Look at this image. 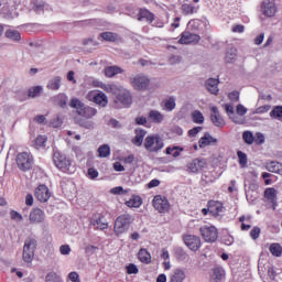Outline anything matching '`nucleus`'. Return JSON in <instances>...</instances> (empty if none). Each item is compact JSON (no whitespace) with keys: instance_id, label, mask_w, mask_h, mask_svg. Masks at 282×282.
<instances>
[{"instance_id":"obj_63","label":"nucleus","mask_w":282,"mask_h":282,"mask_svg":"<svg viewBox=\"0 0 282 282\" xmlns=\"http://www.w3.org/2000/svg\"><path fill=\"white\" fill-rule=\"evenodd\" d=\"M96 250H98V247L89 245L85 248L86 254H96Z\"/></svg>"},{"instance_id":"obj_18","label":"nucleus","mask_w":282,"mask_h":282,"mask_svg":"<svg viewBox=\"0 0 282 282\" xmlns=\"http://www.w3.org/2000/svg\"><path fill=\"white\" fill-rule=\"evenodd\" d=\"M207 204L209 206V215L213 217H219V215L224 213V203L219 200H209Z\"/></svg>"},{"instance_id":"obj_6","label":"nucleus","mask_w":282,"mask_h":282,"mask_svg":"<svg viewBox=\"0 0 282 282\" xmlns=\"http://www.w3.org/2000/svg\"><path fill=\"white\" fill-rule=\"evenodd\" d=\"M199 234L206 243H215L219 238V231L216 226L205 225L199 228Z\"/></svg>"},{"instance_id":"obj_43","label":"nucleus","mask_w":282,"mask_h":282,"mask_svg":"<svg viewBox=\"0 0 282 282\" xmlns=\"http://www.w3.org/2000/svg\"><path fill=\"white\" fill-rule=\"evenodd\" d=\"M192 120L195 124H204V115L199 110H195L192 113Z\"/></svg>"},{"instance_id":"obj_45","label":"nucleus","mask_w":282,"mask_h":282,"mask_svg":"<svg viewBox=\"0 0 282 282\" xmlns=\"http://www.w3.org/2000/svg\"><path fill=\"white\" fill-rule=\"evenodd\" d=\"M45 282H63L56 272H50L45 276Z\"/></svg>"},{"instance_id":"obj_26","label":"nucleus","mask_w":282,"mask_h":282,"mask_svg":"<svg viewBox=\"0 0 282 282\" xmlns=\"http://www.w3.org/2000/svg\"><path fill=\"white\" fill-rule=\"evenodd\" d=\"M135 135L132 139V144H134V147H140L142 144V142H144V137L147 135V130L143 129H135Z\"/></svg>"},{"instance_id":"obj_37","label":"nucleus","mask_w":282,"mask_h":282,"mask_svg":"<svg viewBox=\"0 0 282 282\" xmlns=\"http://www.w3.org/2000/svg\"><path fill=\"white\" fill-rule=\"evenodd\" d=\"M47 89H51L52 91H57V89H61V77H54L51 79L47 84Z\"/></svg>"},{"instance_id":"obj_61","label":"nucleus","mask_w":282,"mask_h":282,"mask_svg":"<svg viewBox=\"0 0 282 282\" xmlns=\"http://www.w3.org/2000/svg\"><path fill=\"white\" fill-rule=\"evenodd\" d=\"M59 252L61 254H69V252H72V248L69 247V245H62L59 247Z\"/></svg>"},{"instance_id":"obj_21","label":"nucleus","mask_w":282,"mask_h":282,"mask_svg":"<svg viewBox=\"0 0 282 282\" xmlns=\"http://www.w3.org/2000/svg\"><path fill=\"white\" fill-rule=\"evenodd\" d=\"M261 10L264 17H274V14H276V4H274V2L264 0Z\"/></svg>"},{"instance_id":"obj_59","label":"nucleus","mask_w":282,"mask_h":282,"mask_svg":"<svg viewBox=\"0 0 282 282\" xmlns=\"http://www.w3.org/2000/svg\"><path fill=\"white\" fill-rule=\"evenodd\" d=\"M270 177H272V174L268 172L262 173V178L264 180L265 186H270V184H272V180H270Z\"/></svg>"},{"instance_id":"obj_3","label":"nucleus","mask_w":282,"mask_h":282,"mask_svg":"<svg viewBox=\"0 0 282 282\" xmlns=\"http://www.w3.org/2000/svg\"><path fill=\"white\" fill-rule=\"evenodd\" d=\"M144 149L149 153H158L164 149V140L160 134L148 135L144 140Z\"/></svg>"},{"instance_id":"obj_53","label":"nucleus","mask_w":282,"mask_h":282,"mask_svg":"<svg viewBox=\"0 0 282 282\" xmlns=\"http://www.w3.org/2000/svg\"><path fill=\"white\" fill-rule=\"evenodd\" d=\"M253 142H256V144H263V142H265V137L263 133L257 132L256 137H253Z\"/></svg>"},{"instance_id":"obj_44","label":"nucleus","mask_w":282,"mask_h":282,"mask_svg":"<svg viewBox=\"0 0 282 282\" xmlns=\"http://www.w3.org/2000/svg\"><path fill=\"white\" fill-rule=\"evenodd\" d=\"M271 118H275V120L282 119V106H275L270 112Z\"/></svg>"},{"instance_id":"obj_15","label":"nucleus","mask_w":282,"mask_h":282,"mask_svg":"<svg viewBox=\"0 0 282 282\" xmlns=\"http://www.w3.org/2000/svg\"><path fill=\"white\" fill-rule=\"evenodd\" d=\"M116 102H121L123 107H129L131 102H133V98L131 97V93L127 89H120L119 94L116 96Z\"/></svg>"},{"instance_id":"obj_54","label":"nucleus","mask_w":282,"mask_h":282,"mask_svg":"<svg viewBox=\"0 0 282 282\" xmlns=\"http://www.w3.org/2000/svg\"><path fill=\"white\" fill-rule=\"evenodd\" d=\"M138 272H140V270H138V267L133 263H130L127 267V274H138Z\"/></svg>"},{"instance_id":"obj_16","label":"nucleus","mask_w":282,"mask_h":282,"mask_svg":"<svg viewBox=\"0 0 282 282\" xmlns=\"http://www.w3.org/2000/svg\"><path fill=\"white\" fill-rule=\"evenodd\" d=\"M206 159H194L187 164L189 173H199L203 169H206Z\"/></svg>"},{"instance_id":"obj_60","label":"nucleus","mask_w":282,"mask_h":282,"mask_svg":"<svg viewBox=\"0 0 282 282\" xmlns=\"http://www.w3.org/2000/svg\"><path fill=\"white\" fill-rule=\"evenodd\" d=\"M270 109V105L260 106L256 109V113H268Z\"/></svg>"},{"instance_id":"obj_24","label":"nucleus","mask_w":282,"mask_h":282,"mask_svg":"<svg viewBox=\"0 0 282 282\" xmlns=\"http://www.w3.org/2000/svg\"><path fill=\"white\" fill-rule=\"evenodd\" d=\"M206 87L209 94H214V96H217V94H219V79H207Z\"/></svg>"},{"instance_id":"obj_56","label":"nucleus","mask_w":282,"mask_h":282,"mask_svg":"<svg viewBox=\"0 0 282 282\" xmlns=\"http://www.w3.org/2000/svg\"><path fill=\"white\" fill-rule=\"evenodd\" d=\"M77 122L79 127H84V129H94V122L91 121L79 120Z\"/></svg>"},{"instance_id":"obj_1","label":"nucleus","mask_w":282,"mask_h":282,"mask_svg":"<svg viewBox=\"0 0 282 282\" xmlns=\"http://www.w3.org/2000/svg\"><path fill=\"white\" fill-rule=\"evenodd\" d=\"M69 107L72 109H76L77 116H80L86 120H91V118L98 113L96 108L85 105V102L78 98H72L69 101Z\"/></svg>"},{"instance_id":"obj_25","label":"nucleus","mask_w":282,"mask_h":282,"mask_svg":"<svg viewBox=\"0 0 282 282\" xmlns=\"http://www.w3.org/2000/svg\"><path fill=\"white\" fill-rule=\"evenodd\" d=\"M267 171L270 173H276L278 175H282V163L276 161H271L265 164Z\"/></svg>"},{"instance_id":"obj_14","label":"nucleus","mask_w":282,"mask_h":282,"mask_svg":"<svg viewBox=\"0 0 282 282\" xmlns=\"http://www.w3.org/2000/svg\"><path fill=\"white\" fill-rule=\"evenodd\" d=\"M35 197L37 202L45 204V202L52 197V194L50 193V188H47L45 185H39L35 188Z\"/></svg>"},{"instance_id":"obj_64","label":"nucleus","mask_w":282,"mask_h":282,"mask_svg":"<svg viewBox=\"0 0 282 282\" xmlns=\"http://www.w3.org/2000/svg\"><path fill=\"white\" fill-rule=\"evenodd\" d=\"M68 279H70L72 282H80V278L76 272H70Z\"/></svg>"},{"instance_id":"obj_32","label":"nucleus","mask_w":282,"mask_h":282,"mask_svg":"<svg viewBox=\"0 0 282 282\" xmlns=\"http://www.w3.org/2000/svg\"><path fill=\"white\" fill-rule=\"evenodd\" d=\"M126 206H128V208H140L142 206V197L133 195L126 202Z\"/></svg>"},{"instance_id":"obj_52","label":"nucleus","mask_w":282,"mask_h":282,"mask_svg":"<svg viewBox=\"0 0 282 282\" xmlns=\"http://www.w3.org/2000/svg\"><path fill=\"white\" fill-rule=\"evenodd\" d=\"M110 193L112 195H124L126 193H129V191L124 189L122 186H117L111 188Z\"/></svg>"},{"instance_id":"obj_7","label":"nucleus","mask_w":282,"mask_h":282,"mask_svg":"<svg viewBox=\"0 0 282 282\" xmlns=\"http://www.w3.org/2000/svg\"><path fill=\"white\" fill-rule=\"evenodd\" d=\"M153 208L158 210V213L166 214L171 210V203L166 196L155 195L152 200Z\"/></svg>"},{"instance_id":"obj_40","label":"nucleus","mask_w":282,"mask_h":282,"mask_svg":"<svg viewBox=\"0 0 282 282\" xmlns=\"http://www.w3.org/2000/svg\"><path fill=\"white\" fill-rule=\"evenodd\" d=\"M7 39H11V41H21V33L17 30L9 29L6 31Z\"/></svg>"},{"instance_id":"obj_48","label":"nucleus","mask_w":282,"mask_h":282,"mask_svg":"<svg viewBox=\"0 0 282 282\" xmlns=\"http://www.w3.org/2000/svg\"><path fill=\"white\" fill-rule=\"evenodd\" d=\"M235 58H237V50H230V52H227L226 56H225V61L226 63H232V61H235Z\"/></svg>"},{"instance_id":"obj_17","label":"nucleus","mask_w":282,"mask_h":282,"mask_svg":"<svg viewBox=\"0 0 282 282\" xmlns=\"http://www.w3.org/2000/svg\"><path fill=\"white\" fill-rule=\"evenodd\" d=\"M29 220L31 224H43L45 221V212L41 208H33L30 213Z\"/></svg>"},{"instance_id":"obj_50","label":"nucleus","mask_w":282,"mask_h":282,"mask_svg":"<svg viewBox=\"0 0 282 282\" xmlns=\"http://www.w3.org/2000/svg\"><path fill=\"white\" fill-rule=\"evenodd\" d=\"M182 11L184 14H193L195 12V7H193V4L185 3L182 6Z\"/></svg>"},{"instance_id":"obj_27","label":"nucleus","mask_w":282,"mask_h":282,"mask_svg":"<svg viewBox=\"0 0 282 282\" xmlns=\"http://www.w3.org/2000/svg\"><path fill=\"white\" fill-rule=\"evenodd\" d=\"M149 121L154 122L155 124H160L161 122H164V115L158 110H151L149 112Z\"/></svg>"},{"instance_id":"obj_58","label":"nucleus","mask_w":282,"mask_h":282,"mask_svg":"<svg viewBox=\"0 0 282 282\" xmlns=\"http://www.w3.org/2000/svg\"><path fill=\"white\" fill-rule=\"evenodd\" d=\"M204 128L203 127H194L193 129L188 130V135L189 138H195L199 131H202Z\"/></svg>"},{"instance_id":"obj_57","label":"nucleus","mask_w":282,"mask_h":282,"mask_svg":"<svg viewBox=\"0 0 282 282\" xmlns=\"http://www.w3.org/2000/svg\"><path fill=\"white\" fill-rule=\"evenodd\" d=\"M228 98L231 102H239V91L235 90L229 93Z\"/></svg>"},{"instance_id":"obj_10","label":"nucleus","mask_w":282,"mask_h":282,"mask_svg":"<svg viewBox=\"0 0 282 282\" xmlns=\"http://www.w3.org/2000/svg\"><path fill=\"white\" fill-rule=\"evenodd\" d=\"M198 41H202V37L199 35L191 33L189 31H184L181 34L178 43H181V45H191V43L197 44Z\"/></svg>"},{"instance_id":"obj_41","label":"nucleus","mask_w":282,"mask_h":282,"mask_svg":"<svg viewBox=\"0 0 282 282\" xmlns=\"http://www.w3.org/2000/svg\"><path fill=\"white\" fill-rule=\"evenodd\" d=\"M39 243L36 242V239L34 238H26L24 241V248H28L32 252H36V247Z\"/></svg>"},{"instance_id":"obj_47","label":"nucleus","mask_w":282,"mask_h":282,"mask_svg":"<svg viewBox=\"0 0 282 282\" xmlns=\"http://www.w3.org/2000/svg\"><path fill=\"white\" fill-rule=\"evenodd\" d=\"M164 109H166V111H173V109H175V98L170 97L166 99L164 101Z\"/></svg>"},{"instance_id":"obj_62","label":"nucleus","mask_w":282,"mask_h":282,"mask_svg":"<svg viewBox=\"0 0 282 282\" xmlns=\"http://www.w3.org/2000/svg\"><path fill=\"white\" fill-rule=\"evenodd\" d=\"M88 177L90 180H96V177H98V170H96L94 167H89L88 169Z\"/></svg>"},{"instance_id":"obj_35","label":"nucleus","mask_w":282,"mask_h":282,"mask_svg":"<svg viewBox=\"0 0 282 282\" xmlns=\"http://www.w3.org/2000/svg\"><path fill=\"white\" fill-rule=\"evenodd\" d=\"M269 250L272 257H282V246L281 243L273 242L270 245Z\"/></svg>"},{"instance_id":"obj_12","label":"nucleus","mask_w":282,"mask_h":282,"mask_svg":"<svg viewBox=\"0 0 282 282\" xmlns=\"http://www.w3.org/2000/svg\"><path fill=\"white\" fill-rule=\"evenodd\" d=\"M87 100H94L96 105H99L100 107H107V104L109 102L105 93L97 91H89L87 95Z\"/></svg>"},{"instance_id":"obj_31","label":"nucleus","mask_w":282,"mask_h":282,"mask_svg":"<svg viewBox=\"0 0 282 282\" xmlns=\"http://www.w3.org/2000/svg\"><path fill=\"white\" fill-rule=\"evenodd\" d=\"M138 259L141 263L149 265V263H151V253L145 248H142L138 252Z\"/></svg>"},{"instance_id":"obj_8","label":"nucleus","mask_w":282,"mask_h":282,"mask_svg":"<svg viewBox=\"0 0 282 282\" xmlns=\"http://www.w3.org/2000/svg\"><path fill=\"white\" fill-rule=\"evenodd\" d=\"M130 83L137 91H144L149 89V85H151V79L144 75H137L130 79Z\"/></svg>"},{"instance_id":"obj_4","label":"nucleus","mask_w":282,"mask_h":282,"mask_svg":"<svg viewBox=\"0 0 282 282\" xmlns=\"http://www.w3.org/2000/svg\"><path fill=\"white\" fill-rule=\"evenodd\" d=\"M131 226V215L123 214L117 217L113 225V232L117 237L124 235Z\"/></svg>"},{"instance_id":"obj_39","label":"nucleus","mask_w":282,"mask_h":282,"mask_svg":"<svg viewBox=\"0 0 282 282\" xmlns=\"http://www.w3.org/2000/svg\"><path fill=\"white\" fill-rule=\"evenodd\" d=\"M42 91H43V86L31 87L28 90V97L29 98H37V96H41Z\"/></svg>"},{"instance_id":"obj_29","label":"nucleus","mask_w":282,"mask_h":282,"mask_svg":"<svg viewBox=\"0 0 282 282\" xmlns=\"http://www.w3.org/2000/svg\"><path fill=\"white\" fill-rule=\"evenodd\" d=\"M124 70L120 66H108L105 68L104 74L107 78H113L117 74H122Z\"/></svg>"},{"instance_id":"obj_55","label":"nucleus","mask_w":282,"mask_h":282,"mask_svg":"<svg viewBox=\"0 0 282 282\" xmlns=\"http://www.w3.org/2000/svg\"><path fill=\"white\" fill-rule=\"evenodd\" d=\"M245 31H246V26H243L242 24H236L231 29V32H235L238 34H243Z\"/></svg>"},{"instance_id":"obj_13","label":"nucleus","mask_w":282,"mask_h":282,"mask_svg":"<svg viewBox=\"0 0 282 282\" xmlns=\"http://www.w3.org/2000/svg\"><path fill=\"white\" fill-rule=\"evenodd\" d=\"M91 226H95L97 230H107L109 223L105 219V215L95 214L90 219Z\"/></svg>"},{"instance_id":"obj_9","label":"nucleus","mask_w":282,"mask_h":282,"mask_svg":"<svg viewBox=\"0 0 282 282\" xmlns=\"http://www.w3.org/2000/svg\"><path fill=\"white\" fill-rule=\"evenodd\" d=\"M185 246L192 250V252H197L202 248V238L195 235H185L183 237Z\"/></svg>"},{"instance_id":"obj_51","label":"nucleus","mask_w":282,"mask_h":282,"mask_svg":"<svg viewBox=\"0 0 282 282\" xmlns=\"http://www.w3.org/2000/svg\"><path fill=\"white\" fill-rule=\"evenodd\" d=\"M10 217L13 221H23V215L14 209L10 212Z\"/></svg>"},{"instance_id":"obj_2","label":"nucleus","mask_w":282,"mask_h":282,"mask_svg":"<svg viewBox=\"0 0 282 282\" xmlns=\"http://www.w3.org/2000/svg\"><path fill=\"white\" fill-rule=\"evenodd\" d=\"M53 162L62 173H74L76 169L72 164V159L61 152L53 153Z\"/></svg>"},{"instance_id":"obj_19","label":"nucleus","mask_w":282,"mask_h":282,"mask_svg":"<svg viewBox=\"0 0 282 282\" xmlns=\"http://www.w3.org/2000/svg\"><path fill=\"white\" fill-rule=\"evenodd\" d=\"M210 120L213 124H215V127H226V121L219 113V109H217V107L214 106L210 108Z\"/></svg>"},{"instance_id":"obj_20","label":"nucleus","mask_w":282,"mask_h":282,"mask_svg":"<svg viewBox=\"0 0 282 282\" xmlns=\"http://www.w3.org/2000/svg\"><path fill=\"white\" fill-rule=\"evenodd\" d=\"M99 39H102V41H107V43H120L122 42V37L118 33L113 32H102L99 34Z\"/></svg>"},{"instance_id":"obj_11","label":"nucleus","mask_w":282,"mask_h":282,"mask_svg":"<svg viewBox=\"0 0 282 282\" xmlns=\"http://www.w3.org/2000/svg\"><path fill=\"white\" fill-rule=\"evenodd\" d=\"M276 189L274 187H269L264 191V197L267 198L268 208H272V210H276V206H279V203L276 202Z\"/></svg>"},{"instance_id":"obj_30","label":"nucleus","mask_w":282,"mask_h":282,"mask_svg":"<svg viewBox=\"0 0 282 282\" xmlns=\"http://www.w3.org/2000/svg\"><path fill=\"white\" fill-rule=\"evenodd\" d=\"M224 276H226L224 269L215 268L213 270V273L210 274V282H221L224 280Z\"/></svg>"},{"instance_id":"obj_42","label":"nucleus","mask_w":282,"mask_h":282,"mask_svg":"<svg viewBox=\"0 0 282 282\" xmlns=\"http://www.w3.org/2000/svg\"><path fill=\"white\" fill-rule=\"evenodd\" d=\"M237 155L239 165L241 166V169H246V166H248V155L242 151H238Z\"/></svg>"},{"instance_id":"obj_28","label":"nucleus","mask_w":282,"mask_h":282,"mask_svg":"<svg viewBox=\"0 0 282 282\" xmlns=\"http://www.w3.org/2000/svg\"><path fill=\"white\" fill-rule=\"evenodd\" d=\"M186 280V272L182 269H175L170 278V282H184Z\"/></svg>"},{"instance_id":"obj_34","label":"nucleus","mask_w":282,"mask_h":282,"mask_svg":"<svg viewBox=\"0 0 282 282\" xmlns=\"http://www.w3.org/2000/svg\"><path fill=\"white\" fill-rule=\"evenodd\" d=\"M47 143V137L45 135H37L33 142L34 149H45V144Z\"/></svg>"},{"instance_id":"obj_36","label":"nucleus","mask_w":282,"mask_h":282,"mask_svg":"<svg viewBox=\"0 0 282 282\" xmlns=\"http://www.w3.org/2000/svg\"><path fill=\"white\" fill-rule=\"evenodd\" d=\"M22 259L25 263H32L34 261V251L29 250L28 247H23Z\"/></svg>"},{"instance_id":"obj_49","label":"nucleus","mask_w":282,"mask_h":282,"mask_svg":"<svg viewBox=\"0 0 282 282\" xmlns=\"http://www.w3.org/2000/svg\"><path fill=\"white\" fill-rule=\"evenodd\" d=\"M250 237L253 239V241H257V239L261 237V228L258 226L253 227L250 231Z\"/></svg>"},{"instance_id":"obj_23","label":"nucleus","mask_w":282,"mask_h":282,"mask_svg":"<svg viewBox=\"0 0 282 282\" xmlns=\"http://www.w3.org/2000/svg\"><path fill=\"white\" fill-rule=\"evenodd\" d=\"M138 21H147V23H152L155 21V14L148 9H140L138 13Z\"/></svg>"},{"instance_id":"obj_22","label":"nucleus","mask_w":282,"mask_h":282,"mask_svg":"<svg viewBox=\"0 0 282 282\" xmlns=\"http://www.w3.org/2000/svg\"><path fill=\"white\" fill-rule=\"evenodd\" d=\"M212 144H217V139L212 137L208 132H206L199 140L198 147L199 149H206V147H210Z\"/></svg>"},{"instance_id":"obj_5","label":"nucleus","mask_w":282,"mask_h":282,"mask_svg":"<svg viewBox=\"0 0 282 282\" xmlns=\"http://www.w3.org/2000/svg\"><path fill=\"white\" fill-rule=\"evenodd\" d=\"M17 166L20 171L24 173L32 169V164H34V156L30 152H20L15 158Z\"/></svg>"},{"instance_id":"obj_46","label":"nucleus","mask_w":282,"mask_h":282,"mask_svg":"<svg viewBox=\"0 0 282 282\" xmlns=\"http://www.w3.org/2000/svg\"><path fill=\"white\" fill-rule=\"evenodd\" d=\"M242 140L246 142V144H252L254 142V134L250 131H245L242 133Z\"/></svg>"},{"instance_id":"obj_38","label":"nucleus","mask_w":282,"mask_h":282,"mask_svg":"<svg viewBox=\"0 0 282 282\" xmlns=\"http://www.w3.org/2000/svg\"><path fill=\"white\" fill-rule=\"evenodd\" d=\"M99 158H109L111 155V148L108 144H102L97 150Z\"/></svg>"},{"instance_id":"obj_33","label":"nucleus","mask_w":282,"mask_h":282,"mask_svg":"<svg viewBox=\"0 0 282 282\" xmlns=\"http://www.w3.org/2000/svg\"><path fill=\"white\" fill-rule=\"evenodd\" d=\"M182 151H184V148L181 147H167L165 149L166 155H172V158H180V155H182Z\"/></svg>"}]
</instances>
